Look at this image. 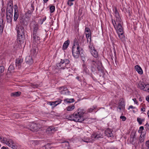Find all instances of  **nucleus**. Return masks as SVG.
<instances>
[{"label": "nucleus", "instance_id": "cd10ccee", "mask_svg": "<svg viewBox=\"0 0 149 149\" xmlns=\"http://www.w3.org/2000/svg\"><path fill=\"white\" fill-rule=\"evenodd\" d=\"M91 33H88V34H86V38H87V42H91Z\"/></svg>", "mask_w": 149, "mask_h": 149}, {"label": "nucleus", "instance_id": "c756f323", "mask_svg": "<svg viewBox=\"0 0 149 149\" xmlns=\"http://www.w3.org/2000/svg\"><path fill=\"white\" fill-rule=\"evenodd\" d=\"M145 84L143 82H140L138 84V85L139 87L141 89L143 90L144 89V86Z\"/></svg>", "mask_w": 149, "mask_h": 149}, {"label": "nucleus", "instance_id": "5701e85b", "mask_svg": "<svg viewBox=\"0 0 149 149\" xmlns=\"http://www.w3.org/2000/svg\"><path fill=\"white\" fill-rule=\"evenodd\" d=\"M70 41L69 40H68L64 43L63 46V50H65L68 48L70 44Z\"/></svg>", "mask_w": 149, "mask_h": 149}, {"label": "nucleus", "instance_id": "79ce46f5", "mask_svg": "<svg viewBox=\"0 0 149 149\" xmlns=\"http://www.w3.org/2000/svg\"><path fill=\"white\" fill-rule=\"evenodd\" d=\"M55 6H51L50 7V12L51 13H53L55 10Z\"/></svg>", "mask_w": 149, "mask_h": 149}, {"label": "nucleus", "instance_id": "4d7b16f0", "mask_svg": "<svg viewBox=\"0 0 149 149\" xmlns=\"http://www.w3.org/2000/svg\"><path fill=\"white\" fill-rule=\"evenodd\" d=\"M62 143H65V145L67 147L69 146V142L68 141H65L64 142H62Z\"/></svg>", "mask_w": 149, "mask_h": 149}, {"label": "nucleus", "instance_id": "2f4dec72", "mask_svg": "<svg viewBox=\"0 0 149 149\" xmlns=\"http://www.w3.org/2000/svg\"><path fill=\"white\" fill-rule=\"evenodd\" d=\"M75 108L74 105L69 106L67 108V110L68 111L72 110Z\"/></svg>", "mask_w": 149, "mask_h": 149}, {"label": "nucleus", "instance_id": "bb28decb", "mask_svg": "<svg viewBox=\"0 0 149 149\" xmlns=\"http://www.w3.org/2000/svg\"><path fill=\"white\" fill-rule=\"evenodd\" d=\"M144 130V127L143 126H141L140 127L138 131V132L141 133V135L143 136H145L146 133L143 132L142 131Z\"/></svg>", "mask_w": 149, "mask_h": 149}, {"label": "nucleus", "instance_id": "f03ea898", "mask_svg": "<svg viewBox=\"0 0 149 149\" xmlns=\"http://www.w3.org/2000/svg\"><path fill=\"white\" fill-rule=\"evenodd\" d=\"M82 50V48H80L78 43L75 42L72 49V53L74 57L75 58H78L79 56L80 52L82 53L81 52Z\"/></svg>", "mask_w": 149, "mask_h": 149}, {"label": "nucleus", "instance_id": "473e14b6", "mask_svg": "<svg viewBox=\"0 0 149 149\" xmlns=\"http://www.w3.org/2000/svg\"><path fill=\"white\" fill-rule=\"evenodd\" d=\"M115 9L114 10V13L115 14V16L116 17H119L120 16V15L119 14V13L118 11V10L116 8V7H115L114 8Z\"/></svg>", "mask_w": 149, "mask_h": 149}, {"label": "nucleus", "instance_id": "c85d7f7f", "mask_svg": "<svg viewBox=\"0 0 149 149\" xmlns=\"http://www.w3.org/2000/svg\"><path fill=\"white\" fill-rule=\"evenodd\" d=\"M8 12L9 13H13V7H11L7 6L6 8V13Z\"/></svg>", "mask_w": 149, "mask_h": 149}, {"label": "nucleus", "instance_id": "5fc2aeb1", "mask_svg": "<svg viewBox=\"0 0 149 149\" xmlns=\"http://www.w3.org/2000/svg\"><path fill=\"white\" fill-rule=\"evenodd\" d=\"M89 48L90 49V52L91 51H93V50H94L95 49L94 47L92 45H91L89 46Z\"/></svg>", "mask_w": 149, "mask_h": 149}, {"label": "nucleus", "instance_id": "09e8293b", "mask_svg": "<svg viewBox=\"0 0 149 149\" xmlns=\"http://www.w3.org/2000/svg\"><path fill=\"white\" fill-rule=\"evenodd\" d=\"M14 66L13 65H10L8 68V70L9 71H11L14 70Z\"/></svg>", "mask_w": 149, "mask_h": 149}, {"label": "nucleus", "instance_id": "de8ad7c7", "mask_svg": "<svg viewBox=\"0 0 149 149\" xmlns=\"http://www.w3.org/2000/svg\"><path fill=\"white\" fill-rule=\"evenodd\" d=\"M96 107H95L93 106L92 107V108H90L88 109V110L87 111V112H91L93 111V110L94 109L96 108Z\"/></svg>", "mask_w": 149, "mask_h": 149}, {"label": "nucleus", "instance_id": "8fccbe9b", "mask_svg": "<svg viewBox=\"0 0 149 149\" xmlns=\"http://www.w3.org/2000/svg\"><path fill=\"white\" fill-rule=\"evenodd\" d=\"M144 136H143L141 135V134L140 135V137L139 138V141L140 142H143L144 141Z\"/></svg>", "mask_w": 149, "mask_h": 149}, {"label": "nucleus", "instance_id": "a18cd8bd", "mask_svg": "<svg viewBox=\"0 0 149 149\" xmlns=\"http://www.w3.org/2000/svg\"><path fill=\"white\" fill-rule=\"evenodd\" d=\"M4 70V68L3 66H0V74L2 73Z\"/></svg>", "mask_w": 149, "mask_h": 149}, {"label": "nucleus", "instance_id": "412c9836", "mask_svg": "<svg viewBox=\"0 0 149 149\" xmlns=\"http://www.w3.org/2000/svg\"><path fill=\"white\" fill-rule=\"evenodd\" d=\"M134 69L140 74L143 73V70L138 65H136L134 67Z\"/></svg>", "mask_w": 149, "mask_h": 149}, {"label": "nucleus", "instance_id": "f8f14e48", "mask_svg": "<svg viewBox=\"0 0 149 149\" xmlns=\"http://www.w3.org/2000/svg\"><path fill=\"white\" fill-rule=\"evenodd\" d=\"M23 59L18 58L16 60L15 65L17 68L19 69L21 67V64L23 62Z\"/></svg>", "mask_w": 149, "mask_h": 149}, {"label": "nucleus", "instance_id": "7ed1b4c3", "mask_svg": "<svg viewBox=\"0 0 149 149\" xmlns=\"http://www.w3.org/2000/svg\"><path fill=\"white\" fill-rule=\"evenodd\" d=\"M69 62L70 61L68 59H61L60 63L57 64V67L59 69H64L65 68H68V67L69 66Z\"/></svg>", "mask_w": 149, "mask_h": 149}, {"label": "nucleus", "instance_id": "e433bc0d", "mask_svg": "<svg viewBox=\"0 0 149 149\" xmlns=\"http://www.w3.org/2000/svg\"><path fill=\"white\" fill-rule=\"evenodd\" d=\"M37 48L36 47L33 48L31 50V53L33 54V55H35L36 54Z\"/></svg>", "mask_w": 149, "mask_h": 149}, {"label": "nucleus", "instance_id": "c9c22d12", "mask_svg": "<svg viewBox=\"0 0 149 149\" xmlns=\"http://www.w3.org/2000/svg\"><path fill=\"white\" fill-rule=\"evenodd\" d=\"M116 22L117 23V24H118V23L121 24V22H122L121 19L120 17V16L116 17Z\"/></svg>", "mask_w": 149, "mask_h": 149}, {"label": "nucleus", "instance_id": "aec40b11", "mask_svg": "<svg viewBox=\"0 0 149 149\" xmlns=\"http://www.w3.org/2000/svg\"><path fill=\"white\" fill-rule=\"evenodd\" d=\"M26 61L27 63L29 65L32 64L33 62L32 57L30 56H27L26 58Z\"/></svg>", "mask_w": 149, "mask_h": 149}, {"label": "nucleus", "instance_id": "6e6d98bb", "mask_svg": "<svg viewBox=\"0 0 149 149\" xmlns=\"http://www.w3.org/2000/svg\"><path fill=\"white\" fill-rule=\"evenodd\" d=\"M12 142V145L11 146V148L13 149H17V146L16 145H13Z\"/></svg>", "mask_w": 149, "mask_h": 149}, {"label": "nucleus", "instance_id": "1a4fd4ad", "mask_svg": "<svg viewBox=\"0 0 149 149\" xmlns=\"http://www.w3.org/2000/svg\"><path fill=\"white\" fill-rule=\"evenodd\" d=\"M91 69L92 72H94L96 70V68L97 62L93 60H91Z\"/></svg>", "mask_w": 149, "mask_h": 149}, {"label": "nucleus", "instance_id": "4be33fe9", "mask_svg": "<svg viewBox=\"0 0 149 149\" xmlns=\"http://www.w3.org/2000/svg\"><path fill=\"white\" fill-rule=\"evenodd\" d=\"M96 67L98 71H101L102 70L103 67L101 62L98 61L97 62Z\"/></svg>", "mask_w": 149, "mask_h": 149}, {"label": "nucleus", "instance_id": "0eeeda50", "mask_svg": "<svg viewBox=\"0 0 149 149\" xmlns=\"http://www.w3.org/2000/svg\"><path fill=\"white\" fill-rule=\"evenodd\" d=\"M57 130L56 128L50 126L46 130V132L49 136L51 135Z\"/></svg>", "mask_w": 149, "mask_h": 149}, {"label": "nucleus", "instance_id": "3c124183", "mask_svg": "<svg viewBox=\"0 0 149 149\" xmlns=\"http://www.w3.org/2000/svg\"><path fill=\"white\" fill-rule=\"evenodd\" d=\"M33 12V11L31 10H29L26 13V15H27L28 14V15H28V16H29Z\"/></svg>", "mask_w": 149, "mask_h": 149}, {"label": "nucleus", "instance_id": "bf43d9fd", "mask_svg": "<svg viewBox=\"0 0 149 149\" xmlns=\"http://www.w3.org/2000/svg\"><path fill=\"white\" fill-rule=\"evenodd\" d=\"M12 141H7V143L6 142V144L8 146H9L11 147L12 145L10 143L11 142L12 143Z\"/></svg>", "mask_w": 149, "mask_h": 149}, {"label": "nucleus", "instance_id": "49530a36", "mask_svg": "<svg viewBox=\"0 0 149 149\" xmlns=\"http://www.w3.org/2000/svg\"><path fill=\"white\" fill-rule=\"evenodd\" d=\"M76 78L79 81L81 82L82 80H83V81L84 80V78L83 77H80L79 76H77L76 77Z\"/></svg>", "mask_w": 149, "mask_h": 149}, {"label": "nucleus", "instance_id": "052dcab7", "mask_svg": "<svg viewBox=\"0 0 149 149\" xmlns=\"http://www.w3.org/2000/svg\"><path fill=\"white\" fill-rule=\"evenodd\" d=\"M67 4L69 6H71L73 5V3L72 2V1L68 0L67 2Z\"/></svg>", "mask_w": 149, "mask_h": 149}, {"label": "nucleus", "instance_id": "a211bd4d", "mask_svg": "<svg viewBox=\"0 0 149 149\" xmlns=\"http://www.w3.org/2000/svg\"><path fill=\"white\" fill-rule=\"evenodd\" d=\"M6 15L7 22L9 23L11 22L12 20L13 14L9 13V14L8 15V13H6Z\"/></svg>", "mask_w": 149, "mask_h": 149}, {"label": "nucleus", "instance_id": "f704fd0d", "mask_svg": "<svg viewBox=\"0 0 149 149\" xmlns=\"http://www.w3.org/2000/svg\"><path fill=\"white\" fill-rule=\"evenodd\" d=\"M144 120V118L141 119V118L139 117L137 118V121L140 125L141 124H142V122H143Z\"/></svg>", "mask_w": 149, "mask_h": 149}, {"label": "nucleus", "instance_id": "6ab92c4d", "mask_svg": "<svg viewBox=\"0 0 149 149\" xmlns=\"http://www.w3.org/2000/svg\"><path fill=\"white\" fill-rule=\"evenodd\" d=\"M19 23L22 24L26 25H27V22L23 17H20L19 18Z\"/></svg>", "mask_w": 149, "mask_h": 149}, {"label": "nucleus", "instance_id": "72a5a7b5", "mask_svg": "<svg viewBox=\"0 0 149 149\" xmlns=\"http://www.w3.org/2000/svg\"><path fill=\"white\" fill-rule=\"evenodd\" d=\"M143 90L149 92V85L145 84L144 86V89H143Z\"/></svg>", "mask_w": 149, "mask_h": 149}, {"label": "nucleus", "instance_id": "b1692460", "mask_svg": "<svg viewBox=\"0 0 149 149\" xmlns=\"http://www.w3.org/2000/svg\"><path fill=\"white\" fill-rule=\"evenodd\" d=\"M92 55L95 58H97L98 56V54L97 52L95 49L93 50L91 52Z\"/></svg>", "mask_w": 149, "mask_h": 149}, {"label": "nucleus", "instance_id": "6e6552de", "mask_svg": "<svg viewBox=\"0 0 149 149\" xmlns=\"http://www.w3.org/2000/svg\"><path fill=\"white\" fill-rule=\"evenodd\" d=\"M125 105L124 101L123 98H121L119 100V102L118 103V108L120 110L123 109L125 108Z\"/></svg>", "mask_w": 149, "mask_h": 149}, {"label": "nucleus", "instance_id": "58836bf2", "mask_svg": "<svg viewBox=\"0 0 149 149\" xmlns=\"http://www.w3.org/2000/svg\"><path fill=\"white\" fill-rule=\"evenodd\" d=\"M19 17L18 13H14V20L15 21H17V19H18Z\"/></svg>", "mask_w": 149, "mask_h": 149}, {"label": "nucleus", "instance_id": "603ef678", "mask_svg": "<svg viewBox=\"0 0 149 149\" xmlns=\"http://www.w3.org/2000/svg\"><path fill=\"white\" fill-rule=\"evenodd\" d=\"M14 11L15 13H18V7L16 5H15V8H14Z\"/></svg>", "mask_w": 149, "mask_h": 149}, {"label": "nucleus", "instance_id": "f3484780", "mask_svg": "<svg viewBox=\"0 0 149 149\" xmlns=\"http://www.w3.org/2000/svg\"><path fill=\"white\" fill-rule=\"evenodd\" d=\"M104 134L106 136L108 137H111L113 136V135L111 130L108 128L104 132Z\"/></svg>", "mask_w": 149, "mask_h": 149}, {"label": "nucleus", "instance_id": "37998d69", "mask_svg": "<svg viewBox=\"0 0 149 149\" xmlns=\"http://www.w3.org/2000/svg\"><path fill=\"white\" fill-rule=\"evenodd\" d=\"M7 6L11 7H13V1L11 0H10L8 3Z\"/></svg>", "mask_w": 149, "mask_h": 149}, {"label": "nucleus", "instance_id": "e2e57ef3", "mask_svg": "<svg viewBox=\"0 0 149 149\" xmlns=\"http://www.w3.org/2000/svg\"><path fill=\"white\" fill-rule=\"evenodd\" d=\"M85 31L87 32H88V33H91V31L90 29L89 28L86 27L85 28Z\"/></svg>", "mask_w": 149, "mask_h": 149}, {"label": "nucleus", "instance_id": "9d476101", "mask_svg": "<svg viewBox=\"0 0 149 149\" xmlns=\"http://www.w3.org/2000/svg\"><path fill=\"white\" fill-rule=\"evenodd\" d=\"M135 134H132L130 138V141L131 143L133 145H135L137 139L136 138Z\"/></svg>", "mask_w": 149, "mask_h": 149}, {"label": "nucleus", "instance_id": "7c9ffc66", "mask_svg": "<svg viewBox=\"0 0 149 149\" xmlns=\"http://www.w3.org/2000/svg\"><path fill=\"white\" fill-rule=\"evenodd\" d=\"M118 36L120 39L121 40H123L125 37V36L123 35V31H122V33H118Z\"/></svg>", "mask_w": 149, "mask_h": 149}, {"label": "nucleus", "instance_id": "ea45409f", "mask_svg": "<svg viewBox=\"0 0 149 149\" xmlns=\"http://www.w3.org/2000/svg\"><path fill=\"white\" fill-rule=\"evenodd\" d=\"M65 101H66L67 102V103H71L74 102V99H65Z\"/></svg>", "mask_w": 149, "mask_h": 149}, {"label": "nucleus", "instance_id": "680f3d73", "mask_svg": "<svg viewBox=\"0 0 149 149\" xmlns=\"http://www.w3.org/2000/svg\"><path fill=\"white\" fill-rule=\"evenodd\" d=\"M46 19V17H45L44 18L40 20V22H41V24H42L43 22L45 21Z\"/></svg>", "mask_w": 149, "mask_h": 149}, {"label": "nucleus", "instance_id": "c03bdc74", "mask_svg": "<svg viewBox=\"0 0 149 149\" xmlns=\"http://www.w3.org/2000/svg\"><path fill=\"white\" fill-rule=\"evenodd\" d=\"M51 144L48 143L45 146V147L46 149H50L51 148L50 146Z\"/></svg>", "mask_w": 149, "mask_h": 149}, {"label": "nucleus", "instance_id": "774afa93", "mask_svg": "<svg viewBox=\"0 0 149 149\" xmlns=\"http://www.w3.org/2000/svg\"><path fill=\"white\" fill-rule=\"evenodd\" d=\"M146 126V127H147V129L149 130V124H148L147 123L145 125Z\"/></svg>", "mask_w": 149, "mask_h": 149}, {"label": "nucleus", "instance_id": "ddd939ff", "mask_svg": "<svg viewBox=\"0 0 149 149\" xmlns=\"http://www.w3.org/2000/svg\"><path fill=\"white\" fill-rule=\"evenodd\" d=\"M30 129L31 131L33 132L37 131L38 130V128L36 124L32 123L31 124L30 126Z\"/></svg>", "mask_w": 149, "mask_h": 149}, {"label": "nucleus", "instance_id": "39448f33", "mask_svg": "<svg viewBox=\"0 0 149 149\" xmlns=\"http://www.w3.org/2000/svg\"><path fill=\"white\" fill-rule=\"evenodd\" d=\"M86 112V111L84 109L81 108L78 109L77 110V112H76L77 113V115L78 116V119H80V118H82V122L84 120L83 115Z\"/></svg>", "mask_w": 149, "mask_h": 149}, {"label": "nucleus", "instance_id": "4c0bfd02", "mask_svg": "<svg viewBox=\"0 0 149 149\" xmlns=\"http://www.w3.org/2000/svg\"><path fill=\"white\" fill-rule=\"evenodd\" d=\"M146 147L142 149H149V140L146 141Z\"/></svg>", "mask_w": 149, "mask_h": 149}, {"label": "nucleus", "instance_id": "393cba45", "mask_svg": "<svg viewBox=\"0 0 149 149\" xmlns=\"http://www.w3.org/2000/svg\"><path fill=\"white\" fill-rule=\"evenodd\" d=\"M21 93L19 91L13 93H11V96L14 97H18L21 95Z\"/></svg>", "mask_w": 149, "mask_h": 149}, {"label": "nucleus", "instance_id": "13d9d810", "mask_svg": "<svg viewBox=\"0 0 149 149\" xmlns=\"http://www.w3.org/2000/svg\"><path fill=\"white\" fill-rule=\"evenodd\" d=\"M31 86L33 88H37L38 86V84H31Z\"/></svg>", "mask_w": 149, "mask_h": 149}, {"label": "nucleus", "instance_id": "0e129e2a", "mask_svg": "<svg viewBox=\"0 0 149 149\" xmlns=\"http://www.w3.org/2000/svg\"><path fill=\"white\" fill-rule=\"evenodd\" d=\"M84 68L85 71L86 72H88V70L86 68V65L85 64H84Z\"/></svg>", "mask_w": 149, "mask_h": 149}, {"label": "nucleus", "instance_id": "dca6fc26", "mask_svg": "<svg viewBox=\"0 0 149 149\" xmlns=\"http://www.w3.org/2000/svg\"><path fill=\"white\" fill-rule=\"evenodd\" d=\"M117 24V26L115 28L117 31V33H122V31H123V29L121 24L118 23Z\"/></svg>", "mask_w": 149, "mask_h": 149}, {"label": "nucleus", "instance_id": "2eb2a0df", "mask_svg": "<svg viewBox=\"0 0 149 149\" xmlns=\"http://www.w3.org/2000/svg\"><path fill=\"white\" fill-rule=\"evenodd\" d=\"M92 136L93 138L97 139L103 137L102 135L100 133H94L92 134Z\"/></svg>", "mask_w": 149, "mask_h": 149}, {"label": "nucleus", "instance_id": "a878e982", "mask_svg": "<svg viewBox=\"0 0 149 149\" xmlns=\"http://www.w3.org/2000/svg\"><path fill=\"white\" fill-rule=\"evenodd\" d=\"M3 20L2 19L0 20V32H2L4 27Z\"/></svg>", "mask_w": 149, "mask_h": 149}, {"label": "nucleus", "instance_id": "69168bd1", "mask_svg": "<svg viewBox=\"0 0 149 149\" xmlns=\"http://www.w3.org/2000/svg\"><path fill=\"white\" fill-rule=\"evenodd\" d=\"M120 118L122 119L123 121H125L126 119V118L124 116H121L120 117Z\"/></svg>", "mask_w": 149, "mask_h": 149}, {"label": "nucleus", "instance_id": "338daca9", "mask_svg": "<svg viewBox=\"0 0 149 149\" xmlns=\"http://www.w3.org/2000/svg\"><path fill=\"white\" fill-rule=\"evenodd\" d=\"M39 143V141L37 140L33 141V143H34L35 145H37Z\"/></svg>", "mask_w": 149, "mask_h": 149}, {"label": "nucleus", "instance_id": "a19ab883", "mask_svg": "<svg viewBox=\"0 0 149 149\" xmlns=\"http://www.w3.org/2000/svg\"><path fill=\"white\" fill-rule=\"evenodd\" d=\"M61 99H59L58 100V101H56L55 102H53L52 103H53L54 104H51V105H55V106H56L57 105L60 103L61 102Z\"/></svg>", "mask_w": 149, "mask_h": 149}, {"label": "nucleus", "instance_id": "9b49d317", "mask_svg": "<svg viewBox=\"0 0 149 149\" xmlns=\"http://www.w3.org/2000/svg\"><path fill=\"white\" fill-rule=\"evenodd\" d=\"M33 34L35 35V34H37V31L39 29L38 25L35 22H33Z\"/></svg>", "mask_w": 149, "mask_h": 149}, {"label": "nucleus", "instance_id": "f257e3e1", "mask_svg": "<svg viewBox=\"0 0 149 149\" xmlns=\"http://www.w3.org/2000/svg\"><path fill=\"white\" fill-rule=\"evenodd\" d=\"M17 33L18 42L20 44H22L24 41L25 38V30L24 28L22 26H17L16 28Z\"/></svg>", "mask_w": 149, "mask_h": 149}, {"label": "nucleus", "instance_id": "20e7f679", "mask_svg": "<svg viewBox=\"0 0 149 149\" xmlns=\"http://www.w3.org/2000/svg\"><path fill=\"white\" fill-rule=\"evenodd\" d=\"M77 113L75 112L73 115H70L68 118L69 120H74L75 122H82V118L78 119V116L77 115Z\"/></svg>", "mask_w": 149, "mask_h": 149}, {"label": "nucleus", "instance_id": "4468645a", "mask_svg": "<svg viewBox=\"0 0 149 149\" xmlns=\"http://www.w3.org/2000/svg\"><path fill=\"white\" fill-rule=\"evenodd\" d=\"M33 42H35L37 44H38L40 43V38L38 36L37 34H35V35L33 34Z\"/></svg>", "mask_w": 149, "mask_h": 149}, {"label": "nucleus", "instance_id": "423d86ee", "mask_svg": "<svg viewBox=\"0 0 149 149\" xmlns=\"http://www.w3.org/2000/svg\"><path fill=\"white\" fill-rule=\"evenodd\" d=\"M59 89L61 90L60 92L61 94L65 95H69L70 92L66 87L64 86L60 87L59 88Z\"/></svg>", "mask_w": 149, "mask_h": 149}, {"label": "nucleus", "instance_id": "864d4df0", "mask_svg": "<svg viewBox=\"0 0 149 149\" xmlns=\"http://www.w3.org/2000/svg\"><path fill=\"white\" fill-rule=\"evenodd\" d=\"M112 22L114 27L115 28L116 27V25L117 24V23L114 20L112 19Z\"/></svg>", "mask_w": 149, "mask_h": 149}]
</instances>
